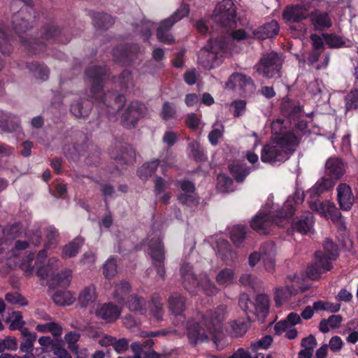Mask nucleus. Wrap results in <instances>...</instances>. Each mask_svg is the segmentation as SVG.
<instances>
[{"label":"nucleus","mask_w":358,"mask_h":358,"mask_svg":"<svg viewBox=\"0 0 358 358\" xmlns=\"http://www.w3.org/2000/svg\"><path fill=\"white\" fill-rule=\"evenodd\" d=\"M13 34L9 35L3 28H0V51L4 55H9L13 51L11 39H18L22 46L27 48L29 54H38L43 51L48 43H51V24H44L41 29L39 36H33L31 31L33 27L29 28L28 24L17 23L13 24ZM4 66V61L0 58V69ZM2 83L0 82V89Z\"/></svg>","instance_id":"f257e3e1"},{"label":"nucleus","mask_w":358,"mask_h":358,"mask_svg":"<svg viewBox=\"0 0 358 358\" xmlns=\"http://www.w3.org/2000/svg\"><path fill=\"white\" fill-rule=\"evenodd\" d=\"M227 308L220 305L215 309L206 310L201 315L204 327L196 319H188L186 331L188 339L192 345L208 341L209 338L217 343L223 336V321L226 317Z\"/></svg>","instance_id":"f03ea898"},{"label":"nucleus","mask_w":358,"mask_h":358,"mask_svg":"<svg viewBox=\"0 0 358 358\" xmlns=\"http://www.w3.org/2000/svg\"><path fill=\"white\" fill-rule=\"evenodd\" d=\"M289 121L282 118L273 120L271 124V134L275 144H265L261 152L263 162L285 161L291 152L299 144L300 140L287 129Z\"/></svg>","instance_id":"7ed1b4c3"},{"label":"nucleus","mask_w":358,"mask_h":358,"mask_svg":"<svg viewBox=\"0 0 358 358\" xmlns=\"http://www.w3.org/2000/svg\"><path fill=\"white\" fill-rule=\"evenodd\" d=\"M324 252H315V262L307 268V275L311 280H318L322 273L331 271L333 268L332 262L339 256V248L336 242L327 238L323 243Z\"/></svg>","instance_id":"20e7f679"},{"label":"nucleus","mask_w":358,"mask_h":358,"mask_svg":"<svg viewBox=\"0 0 358 358\" xmlns=\"http://www.w3.org/2000/svg\"><path fill=\"white\" fill-rule=\"evenodd\" d=\"M296 209L291 202L284 203L278 213H259L252 217L250 226L257 233L267 234L270 231L271 226L274 223L280 224L286 218H291L295 213Z\"/></svg>","instance_id":"39448f33"},{"label":"nucleus","mask_w":358,"mask_h":358,"mask_svg":"<svg viewBox=\"0 0 358 358\" xmlns=\"http://www.w3.org/2000/svg\"><path fill=\"white\" fill-rule=\"evenodd\" d=\"M310 18L311 22H330L329 14L327 11H321L318 8L312 10L310 2L287 5L283 10L282 18L286 21H301Z\"/></svg>","instance_id":"423d86ee"},{"label":"nucleus","mask_w":358,"mask_h":358,"mask_svg":"<svg viewBox=\"0 0 358 358\" xmlns=\"http://www.w3.org/2000/svg\"><path fill=\"white\" fill-rule=\"evenodd\" d=\"M110 67L103 65H93L87 67L85 76L90 84V92L95 99L101 101L104 105L110 106L108 102V96L103 94L104 82L109 78Z\"/></svg>","instance_id":"0eeeda50"},{"label":"nucleus","mask_w":358,"mask_h":358,"mask_svg":"<svg viewBox=\"0 0 358 358\" xmlns=\"http://www.w3.org/2000/svg\"><path fill=\"white\" fill-rule=\"evenodd\" d=\"M239 306L245 312L248 320H254L257 316L266 317L270 310V299L268 294H257L255 301L248 294L243 293L239 298Z\"/></svg>","instance_id":"6e6552de"},{"label":"nucleus","mask_w":358,"mask_h":358,"mask_svg":"<svg viewBox=\"0 0 358 358\" xmlns=\"http://www.w3.org/2000/svg\"><path fill=\"white\" fill-rule=\"evenodd\" d=\"M283 62L282 55L278 52H269L259 59L255 68L264 78H280Z\"/></svg>","instance_id":"1a4fd4ad"},{"label":"nucleus","mask_w":358,"mask_h":358,"mask_svg":"<svg viewBox=\"0 0 358 358\" xmlns=\"http://www.w3.org/2000/svg\"><path fill=\"white\" fill-rule=\"evenodd\" d=\"M148 253L151 257L152 263L156 268L158 275L164 278L165 268V247L160 237H152L148 243Z\"/></svg>","instance_id":"9d476101"},{"label":"nucleus","mask_w":358,"mask_h":358,"mask_svg":"<svg viewBox=\"0 0 358 358\" xmlns=\"http://www.w3.org/2000/svg\"><path fill=\"white\" fill-rule=\"evenodd\" d=\"M147 110L148 108L143 103H141L138 100H133L122 113L120 117L122 124L126 128L136 127L139 119L146 115Z\"/></svg>","instance_id":"9b49d317"},{"label":"nucleus","mask_w":358,"mask_h":358,"mask_svg":"<svg viewBox=\"0 0 358 358\" xmlns=\"http://www.w3.org/2000/svg\"><path fill=\"white\" fill-rule=\"evenodd\" d=\"M332 182L330 180H324L323 178L320 182L315 183L308 192L303 194L308 198L309 206L312 210H317L322 214L321 209V203L320 201V196L322 192L331 188Z\"/></svg>","instance_id":"f8f14e48"},{"label":"nucleus","mask_w":358,"mask_h":358,"mask_svg":"<svg viewBox=\"0 0 358 358\" xmlns=\"http://www.w3.org/2000/svg\"><path fill=\"white\" fill-rule=\"evenodd\" d=\"M139 48L138 44H120L113 48V55L117 62L127 66L133 62Z\"/></svg>","instance_id":"ddd939ff"},{"label":"nucleus","mask_w":358,"mask_h":358,"mask_svg":"<svg viewBox=\"0 0 358 358\" xmlns=\"http://www.w3.org/2000/svg\"><path fill=\"white\" fill-rule=\"evenodd\" d=\"M122 313V308L113 302H105L98 305L95 310V315L99 319H102L106 322H113L119 319Z\"/></svg>","instance_id":"4468645a"},{"label":"nucleus","mask_w":358,"mask_h":358,"mask_svg":"<svg viewBox=\"0 0 358 358\" xmlns=\"http://www.w3.org/2000/svg\"><path fill=\"white\" fill-rule=\"evenodd\" d=\"M169 308L171 313L178 319L179 322H185L186 317L185 310L186 309V299L179 293H173L169 299Z\"/></svg>","instance_id":"2eb2a0df"},{"label":"nucleus","mask_w":358,"mask_h":358,"mask_svg":"<svg viewBox=\"0 0 358 358\" xmlns=\"http://www.w3.org/2000/svg\"><path fill=\"white\" fill-rule=\"evenodd\" d=\"M182 284L188 292H194L196 286L202 285L201 281L197 279L193 268L189 263H184L180 268Z\"/></svg>","instance_id":"dca6fc26"},{"label":"nucleus","mask_w":358,"mask_h":358,"mask_svg":"<svg viewBox=\"0 0 358 358\" xmlns=\"http://www.w3.org/2000/svg\"><path fill=\"white\" fill-rule=\"evenodd\" d=\"M337 201L341 209L343 210H350L355 202V195L352 188L348 183H340L336 187Z\"/></svg>","instance_id":"f3484780"},{"label":"nucleus","mask_w":358,"mask_h":358,"mask_svg":"<svg viewBox=\"0 0 358 358\" xmlns=\"http://www.w3.org/2000/svg\"><path fill=\"white\" fill-rule=\"evenodd\" d=\"M314 223L313 213H310V211H306L300 215V216H296V217L293 219L291 222V227L294 231L301 234H307L311 230Z\"/></svg>","instance_id":"a211bd4d"},{"label":"nucleus","mask_w":358,"mask_h":358,"mask_svg":"<svg viewBox=\"0 0 358 358\" xmlns=\"http://www.w3.org/2000/svg\"><path fill=\"white\" fill-rule=\"evenodd\" d=\"M215 13L223 21H236L237 15L236 7L232 0H222L215 6Z\"/></svg>","instance_id":"6ab92c4d"},{"label":"nucleus","mask_w":358,"mask_h":358,"mask_svg":"<svg viewBox=\"0 0 358 358\" xmlns=\"http://www.w3.org/2000/svg\"><path fill=\"white\" fill-rule=\"evenodd\" d=\"M198 60L203 67L208 69L216 67L220 63L218 52L213 47L201 48L198 52Z\"/></svg>","instance_id":"aec40b11"},{"label":"nucleus","mask_w":358,"mask_h":358,"mask_svg":"<svg viewBox=\"0 0 358 358\" xmlns=\"http://www.w3.org/2000/svg\"><path fill=\"white\" fill-rule=\"evenodd\" d=\"M326 174L328 176L327 179H329L332 182L333 187L334 179H340L345 172V165L341 159L339 157H329L326 162Z\"/></svg>","instance_id":"412c9836"},{"label":"nucleus","mask_w":358,"mask_h":358,"mask_svg":"<svg viewBox=\"0 0 358 358\" xmlns=\"http://www.w3.org/2000/svg\"><path fill=\"white\" fill-rule=\"evenodd\" d=\"M126 307L128 310L144 315L148 310V303L146 299L143 296H141L138 293H129V296L126 301Z\"/></svg>","instance_id":"4be33fe9"},{"label":"nucleus","mask_w":358,"mask_h":358,"mask_svg":"<svg viewBox=\"0 0 358 358\" xmlns=\"http://www.w3.org/2000/svg\"><path fill=\"white\" fill-rule=\"evenodd\" d=\"M280 109L282 115L286 117L283 118V120H288L289 124H287V128L294 135L295 133L291 127V120L297 119V117H301L302 111L301 106H300V105H296L294 103H292V101H284L281 105ZM295 136L296 135L295 134Z\"/></svg>","instance_id":"5701e85b"},{"label":"nucleus","mask_w":358,"mask_h":358,"mask_svg":"<svg viewBox=\"0 0 358 358\" xmlns=\"http://www.w3.org/2000/svg\"><path fill=\"white\" fill-rule=\"evenodd\" d=\"M110 155L121 164H133L136 158V152L130 144H122L117 154L111 152Z\"/></svg>","instance_id":"b1692460"},{"label":"nucleus","mask_w":358,"mask_h":358,"mask_svg":"<svg viewBox=\"0 0 358 358\" xmlns=\"http://www.w3.org/2000/svg\"><path fill=\"white\" fill-rule=\"evenodd\" d=\"M262 259L264 264V267L268 272H273L275 269L274 259V243L273 242H266L261 245Z\"/></svg>","instance_id":"393cba45"},{"label":"nucleus","mask_w":358,"mask_h":358,"mask_svg":"<svg viewBox=\"0 0 358 358\" xmlns=\"http://www.w3.org/2000/svg\"><path fill=\"white\" fill-rule=\"evenodd\" d=\"M92 103L85 99L74 100L71 104L70 111L76 117H86L90 114Z\"/></svg>","instance_id":"a878e982"},{"label":"nucleus","mask_w":358,"mask_h":358,"mask_svg":"<svg viewBox=\"0 0 358 358\" xmlns=\"http://www.w3.org/2000/svg\"><path fill=\"white\" fill-rule=\"evenodd\" d=\"M230 173L238 183H241L247 178L248 175L251 173L252 168L248 166L247 164L243 163H232L228 166Z\"/></svg>","instance_id":"bb28decb"},{"label":"nucleus","mask_w":358,"mask_h":358,"mask_svg":"<svg viewBox=\"0 0 358 358\" xmlns=\"http://www.w3.org/2000/svg\"><path fill=\"white\" fill-rule=\"evenodd\" d=\"M229 81L233 83L234 85L243 87V89L249 92H254L255 89V84L252 78L245 76L243 73H233L230 76Z\"/></svg>","instance_id":"cd10ccee"},{"label":"nucleus","mask_w":358,"mask_h":358,"mask_svg":"<svg viewBox=\"0 0 358 358\" xmlns=\"http://www.w3.org/2000/svg\"><path fill=\"white\" fill-rule=\"evenodd\" d=\"M20 125L19 121L16 117L13 116L11 113L0 110V129L5 132H13L16 131Z\"/></svg>","instance_id":"c85d7f7f"},{"label":"nucleus","mask_w":358,"mask_h":358,"mask_svg":"<svg viewBox=\"0 0 358 358\" xmlns=\"http://www.w3.org/2000/svg\"><path fill=\"white\" fill-rule=\"evenodd\" d=\"M131 291V285L127 280H122L117 284L114 288L113 296L117 303H122L126 306L127 297Z\"/></svg>","instance_id":"c756f323"},{"label":"nucleus","mask_w":358,"mask_h":358,"mask_svg":"<svg viewBox=\"0 0 358 358\" xmlns=\"http://www.w3.org/2000/svg\"><path fill=\"white\" fill-rule=\"evenodd\" d=\"M280 27L278 23H264L257 29H255L254 34L257 38L265 39L275 37L279 33Z\"/></svg>","instance_id":"7c9ffc66"},{"label":"nucleus","mask_w":358,"mask_h":358,"mask_svg":"<svg viewBox=\"0 0 358 358\" xmlns=\"http://www.w3.org/2000/svg\"><path fill=\"white\" fill-rule=\"evenodd\" d=\"M83 240L80 237H76L72 241L66 243L62 248L61 257L63 259L74 257L80 252L83 245Z\"/></svg>","instance_id":"2f4dec72"},{"label":"nucleus","mask_w":358,"mask_h":358,"mask_svg":"<svg viewBox=\"0 0 358 358\" xmlns=\"http://www.w3.org/2000/svg\"><path fill=\"white\" fill-rule=\"evenodd\" d=\"M323 38L326 45L329 48H339L347 46L348 38L336 32H323Z\"/></svg>","instance_id":"473e14b6"},{"label":"nucleus","mask_w":358,"mask_h":358,"mask_svg":"<svg viewBox=\"0 0 358 358\" xmlns=\"http://www.w3.org/2000/svg\"><path fill=\"white\" fill-rule=\"evenodd\" d=\"M159 160L155 159V160H152V162H148V163L143 164L137 170L138 176L143 179V180H146L150 176L155 174L159 166Z\"/></svg>","instance_id":"72a5a7b5"},{"label":"nucleus","mask_w":358,"mask_h":358,"mask_svg":"<svg viewBox=\"0 0 358 358\" xmlns=\"http://www.w3.org/2000/svg\"><path fill=\"white\" fill-rule=\"evenodd\" d=\"M343 318L340 314H332L327 319H321L319 324V329L323 333H327L331 328H338Z\"/></svg>","instance_id":"f704fd0d"},{"label":"nucleus","mask_w":358,"mask_h":358,"mask_svg":"<svg viewBox=\"0 0 358 358\" xmlns=\"http://www.w3.org/2000/svg\"><path fill=\"white\" fill-rule=\"evenodd\" d=\"M173 23H162L157 29V37L160 42L164 43H173L175 38L171 34V29Z\"/></svg>","instance_id":"c9c22d12"},{"label":"nucleus","mask_w":358,"mask_h":358,"mask_svg":"<svg viewBox=\"0 0 358 358\" xmlns=\"http://www.w3.org/2000/svg\"><path fill=\"white\" fill-rule=\"evenodd\" d=\"M320 208L322 214H324L327 218H331V221H339L341 217V213L338 208H337L334 203L329 202L325 201L320 204Z\"/></svg>","instance_id":"e433bc0d"},{"label":"nucleus","mask_w":358,"mask_h":358,"mask_svg":"<svg viewBox=\"0 0 358 358\" xmlns=\"http://www.w3.org/2000/svg\"><path fill=\"white\" fill-rule=\"evenodd\" d=\"M96 299V289L94 285H88L80 292L78 303L81 307H87L90 303Z\"/></svg>","instance_id":"4c0bfd02"},{"label":"nucleus","mask_w":358,"mask_h":358,"mask_svg":"<svg viewBox=\"0 0 358 358\" xmlns=\"http://www.w3.org/2000/svg\"><path fill=\"white\" fill-rule=\"evenodd\" d=\"M150 313L156 320H162L164 317V303L159 296H152V300L149 304Z\"/></svg>","instance_id":"58836bf2"},{"label":"nucleus","mask_w":358,"mask_h":358,"mask_svg":"<svg viewBox=\"0 0 358 358\" xmlns=\"http://www.w3.org/2000/svg\"><path fill=\"white\" fill-rule=\"evenodd\" d=\"M45 247L55 248L59 243V232L54 225H49L45 229Z\"/></svg>","instance_id":"ea45409f"},{"label":"nucleus","mask_w":358,"mask_h":358,"mask_svg":"<svg viewBox=\"0 0 358 358\" xmlns=\"http://www.w3.org/2000/svg\"><path fill=\"white\" fill-rule=\"evenodd\" d=\"M72 279V271L69 268H65L61 272H57L52 278V284L57 285L61 287H67Z\"/></svg>","instance_id":"a19ab883"},{"label":"nucleus","mask_w":358,"mask_h":358,"mask_svg":"<svg viewBox=\"0 0 358 358\" xmlns=\"http://www.w3.org/2000/svg\"><path fill=\"white\" fill-rule=\"evenodd\" d=\"M247 227L245 225H235L230 231V237L235 245L240 247L245 241Z\"/></svg>","instance_id":"79ce46f5"},{"label":"nucleus","mask_w":358,"mask_h":358,"mask_svg":"<svg viewBox=\"0 0 358 358\" xmlns=\"http://www.w3.org/2000/svg\"><path fill=\"white\" fill-rule=\"evenodd\" d=\"M22 335L24 339L22 340L20 349L24 352H31L34 350V343L36 339V334H31L27 327H23Z\"/></svg>","instance_id":"37998d69"},{"label":"nucleus","mask_w":358,"mask_h":358,"mask_svg":"<svg viewBox=\"0 0 358 358\" xmlns=\"http://www.w3.org/2000/svg\"><path fill=\"white\" fill-rule=\"evenodd\" d=\"M227 24H225V23H215V24H211L210 29L209 26H208L207 23H196L195 24V28L196 29L197 31H199L201 34H207V33H209L210 38H209V41H212L214 37H215L216 33L215 31V29L218 28H227Z\"/></svg>","instance_id":"c03bdc74"},{"label":"nucleus","mask_w":358,"mask_h":358,"mask_svg":"<svg viewBox=\"0 0 358 358\" xmlns=\"http://www.w3.org/2000/svg\"><path fill=\"white\" fill-rule=\"evenodd\" d=\"M36 329L43 333L50 331L53 336H61L63 330L61 324L57 322H50V320H48V323H39L36 326Z\"/></svg>","instance_id":"a18cd8bd"},{"label":"nucleus","mask_w":358,"mask_h":358,"mask_svg":"<svg viewBox=\"0 0 358 358\" xmlns=\"http://www.w3.org/2000/svg\"><path fill=\"white\" fill-rule=\"evenodd\" d=\"M231 335L234 337H242L248 329V323L244 319H235L230 322Z\"/></svg>","instance_id":"49530a36"},{"label":"nucleus","mask_w":358,"mask_h":358,"mask_svg":"<svg viewBox=\"0 0 358 358\" xmlns=\"http://www.w3.org/2000/svg\"><path fill=\"white\" fill-rule=\"evenodd\" d=\"M52 299L56 304H59V306L72 304L75 300L71 292L66 291V289H64V291H56L52 296Z\"/></svg>","instance_id":"de8ad7c7"},{"label":"nucleus","mask_w":358,"mask_h":358,"mask_svg":"<svg viewBox=\"0 0 358 358\" xmlns=\"http://www.w3.org/2000/svg\"><path fill=\"white\" fill-rule=\"evenodd\" d=\"M344 102L346 111L358 108V88L357 87L348 92L344 98Z\"/></svg>","instance_id":"09e8293b"},{"label":"nucleus","mask_w":358,"mask_h":358,"mask_svg":"<svg viewBox=\"0 0 358 358\" xmlns=\"http://www.w3.org/2000/svg\"><path fill=\"white\" fill-rule=\"evenodd\" d=\"M27 67L32 71L38 78L41 80H47L49 77L50 71L48 67L39 62H28Z\"/></svg>","instance_id":"8fccbe9b"},{"label":"nucleus","mask_w":358,"mask_h":358,"mask_svg":"<svg viewBox=\"0 0 358 358\" xmlns=\"http://www.w3.org/2000/svg\"><path fill=\"white\" fill-rule=\"evenodd\" d=\"M159 115L164 120H170L177 117V107L174 103L171 101H164L163 103Z\"/></svg>","instance_id":"3c124183"},{"label":"nucleus","mask_w":358,"mask_h":358,"mask_svg":"<svg viewBox=\"0 0 358 358\" xmlns=\"http://www.w3.org/2000/svg\"><path fill=\"white\" fill-rule=\"evenodd\" d=\"M189 12V3H182L169 18L164 19L161 20V22H177L179 20L183 19L185 16H187Z\"/></svg>","instance_id":"603ef678"},{"label":"nucleus","mask_w":358,"mask_h":358,"mask_svg":"<svg viewBox=\"0 0 358 358\" xmlns=\"http://www.w3.org/2000/svg\"><path fill=\"white\" fill-rule=\"evenodd\" d=\"M229 110L234 117H242V115H244L246 113V100H242V99L234 100L230 103Z\"/></svg>","instance_id":"864d4df0"},{"label":"nucleus","mask_w":358,"mask_h":358,"mask_svg":"<svg viewBox=\"0 0 358 358\" xmlns=\"http://www.w3.org/2000/svg\"><path fill=\"white\" fill-rule=\"evenodd\" d=\"M217 187L222 192H230L234 189V182L231 177L226 174H218L217 176Z\"/></svg>","instance_id":"5fc2aeb1"},{"label":"nucleus","mask_w":358,"mask_h":358,"mask_svg":"<svg viewBox=\"0 0 358 358\" xmlns=\"http://www.w3.org/2000/svg\"><path fill=\"white\" fill-rule=\"evenodd\" d=\"M235 273L231 268H223L217 273V282L219 285H230L234 280Z\"/></svg>","instance_id":"6e6d98bb"},{"label":"nucleus","mask_w":358,"mask_h":358,"mask_svg":"<svg viewBox=\"0 0 358 358\" xmlns=\"http://www.w3.org/2000/svg\"><path fill=\"white\" fill-rule=\"evenodd\" d=\"M273 341V338L272 336H271V335H266L262 338L257 340V341H253V343H251L250 349L251 351H253L257 354V352H259L258 350L259 349H268L270 345H271Z\"/></svg>","instance_id":"4d7b16f0"},{"label":"nucleus","mask_w":358,"mask_h":358,"mask_svg":"<svg viewBox=\"0 0 358 358\" xmlns=\"http://www.w3.org/2000/svg\"><path fill=\"white\" fill-rule=\"evenodd\" d=\"M177 199L180 203L187 206H196L200 200L195 192L194 193L178 194Z\"/></svg>","instance_id":"13d9d810"},{"label":"nucleus","mask_w":358,"mask_h":358,"mask_svg":"<svg viewBox=\"0 0 358 358\" xmlns=\"http://www.w3.org/2000/svg\"><path fill=\"white\" fill-rule=\"evenodd\" d=\"M87 14L96 22H111V21H115L112 15H110L108 13H103V11L88 10Z\"/></svg>","instance_id":"bf43d9fd"},{"label":"nucleus","mask_w":358,"mask_h":358,"mask_svg":"<svg viewBox=\"0 0 358 358\" xmlns=\"http://www.w3.org/2000/svg\"><path fill=\"white\" fill-rule=\"evenodd\" d=\"M110 345H112L114 350L118 354H122V352H125L129 348V341L128 338H110Z\"/></svg>","instance_id":"052dcab7"},{"label":"nucleus","mask_w":358,"mask_h":358,"mask_svg":"<svg viewBox=\"0 0 358 358\" xmlns=\"http://www.w3.org/2000/svg\"><path fill=\"white\" fill-rule=\"evenodd\" d=\"M103 275L107 278H111L117 273V261L115 258H109L103 266Z\"/></svg>","instance_id":"680f3d73"},{"label":"nucleus","mask_w":358,"mask_h":358,"mask_svg":"<svg viewBox=\"0 0 358 358\" xmlns=\"http://www.w3.org/2000/svg\"><path fill=\"white\" fill-rule=\"evenodd\" d=\"M291 292L287 287L277 288L275 292V302L277 306H280L283 301L289 299Z\"/></svg>","instance_id":"e2e57ef3"},{"label":"nucleus","mask_w":358,"mask_h":358,"mask_svg":"<svg viewBox=\"0 0 358 358\" xmlns=\"http://www.w3.org/2000/svg\"><path fill=\"white\" fill-rule=\"evenodd\" d=\"M293 37L296 38H303L307 32V27L305 23H293L289 25Z\"/></svg>","instance_id":"0e129e2a"},{"label":"nucleus","mask_w":358,"mask_h":358,"mask_svg":"<svg viewBox=\"0 0 358 358\" xmlns=\"http://www.w3.org/2000/svg\"><path fill=\"white\" fill-rule=\"evenodd\" d=\"M348 334L346 341L350 343H356L358 341V329H355V322L351 320L348 322L347 327L345 329V333Z\"/></svg>","instance_id":"69168bd1"},{"label":"nucleus","mask_w":358,"mask_h":358,"mask_svg":"<svg viewBox=\"0 0 358 358\" xmlns=\"http://www.w3.org/2000/svg\"><path fill=\"white\" fill-rule=\"evenodd\" d=\"M191 152L194 161L196 162H201V161L207 159V156L204 153L203 148H202L201 144H192Z\"/></svg>","instance_id":"338daca9"},{"label":"nucleus","mask_w":358,"mask_h":358,"mask_svg":"<svg viewBox=\"0 0 358 358\" xmlns=\"http://www.w3.org/2000/svg\"><path fill=\"white\" fill-rule=\"evenodd\" d=\"M6 299L8 303H11V304H20L21 306H27L28 304L27 299L25 297H23L22 294L20 293H6Z\"/></svg>","instance_id":"774afa93"}]
</instances>
